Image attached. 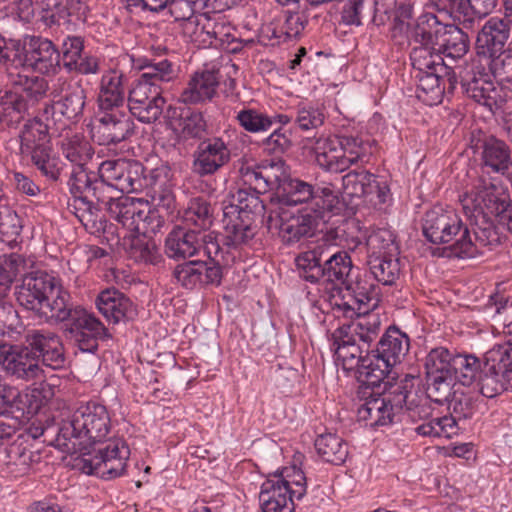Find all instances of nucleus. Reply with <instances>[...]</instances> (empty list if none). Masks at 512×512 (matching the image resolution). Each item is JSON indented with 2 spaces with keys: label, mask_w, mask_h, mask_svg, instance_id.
I'll list each match as a JSON object with an SVG mask.
<instances>
[{
  "label": "nucleus",
  "mask_w": 512,
  "mask_h": 512,
  "mask_svg": "<svg viewBox=\"0 0 512 512\" xmlns=\"http://www.w3.org/2000/svg\"><path fill=\"white\" fill-rule=\"evenodd\" d=\"M101 113L91 130L93 139L100 145L117 144L133 133L134 123L124 111L113 109Z\"/></svg>",
  "instance_id": "nucleus-19"
},
{
  "label": "nucleus",
  "mask_w": 512,
  "mask_h": 512,
  "mask_svg": "<svg viewBox=\"0 0 512 512\" xmlns=\"http://www.w3.org/2000/svg\"><path fill=\"white\" fill-rule=\"evenodd\" d=\"M379 303L378 293L351 294L348 290L346 295L340 297V293L332 294L330 305L337 316L352 318L354 315L371 314Z\"/></svg>",
  "instance_id": "nucleus-34"
},
{
  "label": "nucleus",
  "mask_w": 512,
  "mask_h": 512,
  "mask_svg": "<svg viewBox=\"0 0 512 512\" xmlns=\"http://www.w3.org/2000/svg\"><path fill=\"white\" fill-rule=\"evenodd\" d=\"M347 230L351 235V245L353 248L361 244L362 240H366L367 256L383 257L399 256V247L396 242V236L394 232L388 228H377L373 229L368 236L366 232L362 230L359 221L352 220L347 223Z\"/></svg>",
  "instance_id": "nucleus-18"
},
{
  "label": "nucleus",
  "mask_w": 512,
  "mask_h": 512,
  "mask_svg": "<svg viewBox=\"0 0 512 512\" xmlns=\"http://www.w3.org/2000/svg\"><path fill=\"white\" fill-rule=\"evenodd\" d=\"M415 40L431 55L446 56L452 59L463 57L468 51V37L452 24H442L434 14L424 12L417 20Z\"/></svg>",
  "instance_id": "nucleus-8"
},
{
  "label": "nucleus",
  "mask_w": 512,
  "mask_h": 512,
  "mask_svg": "<svg viewBox=\"0 0 512 512\" xmlns=\"http://www.w3.org/2000/svg\"><path fill=\"white\" fill-rule=\"evenodd\" d=\"M264 176H266L270 190H276L277 193L282 189L284 182L290 179L289 169L284 161L277 159L262 162Z\"/></svg>",
  "instance_id": "nucleus-62"
},
{
  "label": "nucleus",
  "mask_w": 512,
  "mask_h": 512,
  "mask_svg": "<svg viewBox=\"0 0 512 512\" xmlns=\"http://www.w3.org/2000/svg\"><path fill=\"white\" fill-rule=\"evenodd\" d=\"M176 281L187 289L198 285H219L222 272L219 265H209L204 261H188L175 267Z\"/></svg>",
  "instance_id": "nucleus-26"
},
{
  "label": "nucleus",
  "mask_w": 512,
  "mask_h": 512,
  "mask_svg": "<svg viewBox=\"0 0 512 512\" xmlns=\"http://www.w3.org/2000/svg\"><path fill=\"white\" fill-rule=\"evenodd\" d=\"M124 103L123 74L109 70L101 77L98 105L101 111L120 109Z\"/></svg>",
  "instance_id": "nucleus-38"
},
{
  "label": "nucleus",
  "mask_w": 512,
  "mask_h": 512,
  "mask_svg": "<svg viewBox=\"0 0 512 512\" xmlns=\"http://www.w3.org/2000/svg\"><path fill=\"white\" fill-rule=\"evenodd\" d=\"M183 220L188 226L200 230L209 228L213 222L210 205L201 198L192 199L183 214Z\"/></svg>",
  "instance_id": "nucleus-55"
},
{
  "label": "nucleus",
  "mask_w": 512,
  "mask_h": 512,
  "mask_svg": "<svg viewBox=\"0 0 512 512\" xmlns=\"http://www.w3.org/2000/svg\"><path fill=\"white\" fill-rule=\"evenodd\" d=\"M332 349L335 352V356L338 361H341L343 365L352 369L358 366L360 376L362 377V361L365 356H362V349L353 338L338 339L336 336V330L332 333Z\"/></svg>",
  "instance_id": "nucleus-45"
},
{
  "label": "nucleus",
  "mask_w": 512,
  "mask_h": 512,
  "mask_svg": "<svg viewBox=\"0 0 512 512\" xmlns=\"http://www.w3.org/2000/svg\"><path fill=\"white\" fill-rule=\"evenodd\" d=\"M9 81L14 86V91L37 101L48 91V82L38 76H28L22 72H9Z\"/></svg>",
  "instance_id": "nucleus-48"
},
{
  "label": "nucleus",
  "mask_w": 512,
  "mask_h": 512,
  "mask_svg": "<svg viewBox=\"0 0 512 512\" xmlns=\"http://www.w3.org/2000/svg\"><path fill=\"white\" fill-rule=\"evenodd\" d=\"M408 336L397 327L386 330L376 351L368 353L362 361V380L368 385H379L392 367L401 363L409 351Z\"/></svg>",
  "instance_id": "nucleus-11"
},
{
  "label": "nucleus",
  "mask_w": 512,
  "mask_h": 512,
  "mask_svg": "<svg viewBox=\"0 0 512 512\" xmlns=\"http://www.w3.org/2000/svg\"><path fill=\"white\" fill-rule=\"evenodd\" d=\"M480 366L479 359L473 355L455 354L452 382L457 381L464 386L471 385L477 377Z\"/></svg>",
  "instance_id": "nucleus-54"
},
{
  "label": "nucleus",
  "mask_w": 512,
  "mask_h": 512,
  "mask_svg": "<svg viewBox=\"0 0 512 512\" xmlns=\"http://www.w3.org/2000/svg\"><path fill=\"white\" fill-rule=\"evenodd\" d=\"M455 420L451 416L434 418L416 427L422 436L451 438L455 434Z\"/></svg>",
  "instance_id": "nucleus-61"
},
{
  "label": "nucleus",
  "mask_w": 512,
  "mask_h": 512,
  "mask_svg": "<svg viewBox=\"0 0 512 512\" xmlns=\"http://www.w3.org/2000/svg\"><path fill=\"white\" fill-rule=\"evenodd\" d=\"M406 397L400 388L392 394L371 396L358 408V418L370 426H385L402 410Z\"/></svg>",
  "instance_id": "nucleus-16"
},
{
  "label": "nucleus",
  "mask_w": 512,
  "mask_h": 512,
  "mask_svg": "<svg viewBox=\"0 0 512 512\" xmlns=\"http://www.w3.org/2000/svg\"><path fill=\"white\" fill-rule=\"evenodd\" d=\"M422 230L425 238L433 244L449 243L457 257L471 258L479 252V242L472 241L468 228L454 209L434 206L426 212Z\"/></svg>",
  "instance_id": "nucleus-7"
},
{
  "label": "nucleus",
  "mask_w": 512,
  "mask_h": 512,
  "mask_svg": "<svg viewBox=\"0 0 512 512\" xmlns=\"http://www.w3.org/2000/svg\"><path fill=\"white\" fill-rule=\"evenodd\" d=\"M86 102V91L79 85L71 86L65 95L52 105V116L55 121H62V118L69 123L77 122L82 114Z\"/></svg>",
  "instance_id": "nucleus-37"
},
{
  "label": "nucleus",
  "mask_w": 512,
  "mask_h": 512,
  "mask_svg": "<svg viewBox=\"0 0 512 512\" xmlns=\"http://www.w3.org/2000/svg\"><path fill=\"white\" fill-rule=\"evenodd\" d=\"M22 68L44 75H55L60 70V53L50 40L31 37L23 47Z\"/></svg>",
  "instance_id": "nucleus-17"
},
{
  "label": "nucleus",
  "mask_w": 512,
  "mask_h": 512,
  "mask_svg": "<svg viewBox=\"0 0 512 512\" xmlns=\"http://www.w3.org/2000/svg\"><path fill=\"white\" fill-rule=\"evenodd\" d=\"M165 253L172 259H185L200 253V231L173 229L165 241Z\"/></svg>",
  "instance_id": "nucleus-36"
},
{
  "label": "nucleus",
  "mask_w": 512,
  "mask_h": 512,
  "mask_svg": "<svg viewBox=\"0 0 512 512\" xmlns=\"http://www.w3.org/2000/svg\"><path fill=\"white\" fill-rule=\"evenodd\" d=\"M460 201L467 217L474 219L476 224L481 219L486 225L475 231L480 246L498 242L492 230L493 220L512 232V204L509 192L503 185L479 178L467 187Z\"/></svg>",
  "instance_id": "nucleus-2"
},
{
  "label": "nucleus",
  "mask_w": 512,
  "mask_h": 512,
  "mask_svg": "<svg viewBox=\"0 0 512 512\" xmlns=\"http://www.w3.org/2000/svg\"><path fill=\"white\" fill-rule=\"evenodd\" d=\"M510 155V149L504 141L490 137L482 146V165L493 172L505 174Z\"/></svg>",
  "instance_id": "nucleus-43"
},
{
  "label": "nucleus",
  "mask_w": 512,
  "mask_h": 512,
  "mask_svg": "<svg viewBox=\"0 0 512 512\" xmlns=\"http://www.w3.org/2000/svg\"><path fill=\"white\" fill-rule=\"evenodd\" d=\"M60 150L74 167H85L94 154L92 146L79 133L67 134L61 140Z\"/></svg>",
  "instance_id": "nucleus-42"
},
{
  "label": "nucleus",
  "mask_w": 512,
  "mask_h": 512,
  "mask_svg": "<svg viewBox=\"0 0 512 512\" xmlns=\"http://www.w3.org/2000/svg\"><path fill=\"white\" fill-rule=\"evenodd\" d=\"M69 187L73 196L84 203H93L94 200L99 203L106 202L103 182L97 180L93 173H88L85 167H74Z\"/></svg>",
  "instance_id": "nucleus-32"
},
{
  "label": "nucleus",
  "mask_w": 512,
  "mask_h": 512,
  "mask_svg": "<svg viewBox=\"0 0 512 512\" xmlns=\"http://www.w3.org/2000/svg\"><path fill=\"white\" fill-rule=\"evenodd\" d=\"M26 341L38 361L52 369H58L64 364L63 346L60 338L48 330H32L26 336Z\"/></svg>",
  "instance_id": "nucleus-25"
},
{
  "label": "nucleus",
  "mask_w": 512,
  "mask_h": 512,
  "mask_svg": "<svg viewBox=\"0 0 512 512\" xmlns=\"http://www.w3.org/2000/svg\"><path fill=\"white\" fill-rule=\"evenodd\" d=\"M304 472L295 465L270 475L261 485L259 500L263 512H293L294 499L306 494Z\"/></svg>",
  "instance_id": "nucleus-9"
},
{
  "label": "nucleus",
  "mask_w": 512,
  "mask_h": 512,
  "mask_svg": "<svg viewBox=\"0 0 512 512\" xmlns=\"http://www.w3.org/2000/svg\"><path fill=\"white\" fill-rule=\"evenodd\" d=\"M315 448L323 460L333 464L343 463L348 455L347 445L333 433L319 435L315 440Z\"/></svg>",
  "instance_id": "nucleus-46"
},
{
  "label": "nucleus",
  "mask_w": 512,
  "mask_h": 512,
  "mask_svg": "<svg viewBox=\"0 0 512 512\" xmlns=\"http://www.w3.org/2000/svg\"><path fill=\"white\" fill-rule=\"evenodd\" d=\"M25 261L18 254L0 256V296H6L18 274L24 270Z\"/></svg>",
  "instance_id": "nucleus-56"
},
{
  "label": "nucleus",
  "mask_w": 512,
  "mask_h": 512,
  "mask_svg": "<svg viewBox=\"0 0 512 512\" xmlns=\"http://www.w3.org/2000/svg\"><path fill=\"white\" fill-rule=\"evenodd\" d=\"M138 67L144 71L129 90L128 108L140 122L150 124L160 118L165 105L161 84L172 81L176 73L168 60L145 62Z\"/></svg>",
  "instance_id": "nucleus-3"
},
{
  "label": "nucleus",
  "mask_w": 512,
  "mask_h": 512,
  "mask_svg": "<svg viewBox=\"0 0 512 512\" xmlns=\"http://www.w3.org/2000/svg\"><path fill=\"white\" fill-rule=\"evenodd\" d=\"M236 119L240 126L250 133L266 132L273 125V119L269 115L253 108L240 110Z\"/></svg>",
  "instance_id": "nucleus-58"
},
{
  "label": "nucleus",
  "mask_w": 512,
  "mask_h": 512,
  "mask_svg": "<svg viewBox=\"0 0 512 512\" xmlns=\"http://www.w3.org/2000/svg\"><path fill=\"white\" fill-rule=\"evenodd\" d=\"M23 46L18 40L6 39L0 35V68L8 73L22 68Z\"/></svg>",
  "instance_id": "nucleus-59"
},
{
  "label": "nucleus",
  "mask_w": 512,
  "mask_h": 512,
  "mask_svg": "<svg viewBox=\"0 0 512 512\" xmlns=\"http://www.w3.org/2000/svg\"><path fill=\"white\" fill-rule=\"evenodd\" d=\"M210 33H211V46H224L229 44L234 36L232 34V27L227 23L225 18L218 14H209Z\"/></svg>",
  "instance_id": "nucleus-64"
},
{
  "label": "nucleus",
  "mask_w": 512,
  "mask_h": 512,
  "mask_svg": "<svg viewBox=\"0 0 512 512\" xmlns=\"http://www.w3.org/2000/svg\"><path fill=\"white\" fill-rule=\"evenodd\" d=\"M222 222L227 246L237 248L247 245L256 234L254 220L249 219L247 215L239 216L236 208L232 205L223 209Z\"/></svg>",
  "instance_id": "nucleus-28"
},
{
  "label": "nucleus",
  "mask_w": 512,
  "mask_h": 512,
  "mask_svg": "<svg viewBox=\"0 0 512 512\" xmlns=\"http://www.w3.org/2000/svg\"><path fill=\"white\" fill-rule=\"evenodd\" d=\"M465 93L478 104L486 107L489 111L500 108L507 99V89L492 80L487 73H479L463 84Z\"/></svg>",
  "instance_id": "nucleus-23"
},
{
  "label": "nucleus",
  "mask_w": 512,
  "mask_h": 512,
  "mask_svg": "<svg viewBox=\"0 0 512 512\" xmlns=\"http://www.w3.org/2000/svg\"><path fill=\"white\" fill-rule=\"evenodd\" d=\"M344 192L351 197H365L374 205L387 202L390 189L386 182L367 171L349 172L343 177Z\"/></svg>",
  "instance_id": "nucleus-21"
},
{
  "label": "nucleus",
  "mask_w": 512,
  "mask_h": 512,
  "mask_svg": "<svg viewBox=\"0 0 512 512\" xmlns=\"http://www.w3.org/2000/svg\"><path fill=\"white\" fill-rule=\"evenodd\" d=\"M322 193L315 198L313 210L303 209L295 213L277 208L272 212L269 216L270 224L279 230L284 242L291 244L313 235L319 220L326 222L331 216L340 213L343 206L341 199L336 198L328 189Z\"/></svg>",
  "instance_id": "nucleus-6"
},
{
  "label": "nucleus",
  "mask_w": 512,
  "mask_h": 512,
  "mask_svg": "<svg viewBox=\"0 0 512 512\" xmlns=\"http://www.w3.org/2000/svg\"><path fill=\"white\" fill-rule=\"evenodd\" d=\"M130 450L120 439L110 441L95 454L83 453L76 458V466L86 474H95L109 480L124 475Z\"/></svg>",
  "instance_id": "nucleus-13"
},
{
  "label": "nucleus",
  "mask_w": 512,
  "mask_h": 512,
  "mask_svg": "<svg viewBox=\"0 0 512 512\" xmlns=\"http://www.w3.org/2000/svg\"><path fill=\"white\" fill-rule=\"evenodd\" d=\"M12 391L14 394L5 404L6 414L18 412L27 419L37 415L54 396L53 386L45 382L22 392L12 387Z\"/></svg>",
  "instance_id": "nucleus-20"
},
{
  "label": "nucleus",
  "mask_w": 512,
  "mask_h": 512,
  "mask_svg": "<svg viewBox=\"0 0 512 512\" xmlns=\"http://www.w3.org/2000/svg\"><path fill=\"white\" fill-rule=\"evenodd\" d=\"M111 219L121 225L119 232L124 240H131V255L137 261L157 263L159 253L153 242L146 241V236L158 232L164 225V216L157 209H152L147 201L140 198L120 196L108 197L106 202Z\"/></svg>",
  "instance_id": "nucleus-1"
},
{
  "label": "nucleus",
  "mask_w": 512,
  "mask_h": 512,
  "mask_svg": "<svg viewBox=\"0 0 512 512\" xmlns=\"http://www.w3.org/2000/svg\"><path fill=\"white\" fill-rule=\"evenodd\" d=\"M494 80L506 89L512 90V50L485 57Z\"/></svg>",
  "instance_id": "nucleus-53"
},
{
  "label": "nucleus",
  "mask_w": 512,
  "mask_h": 512,
  "mask_svg": "<svg viewBox=\"0 0 512 512\" xmlns=\"http://www.w3.org/2000/svg\"><path fill=\"white\" fill-rule=\"evenodd\" d=\"M209 13H200L181 25L183 36L199 48L211 47Z\"/></svg>",
  "instance_id": "nucleus-47"
},
{
  "label": "nucleus",
  "mask_w": 512,
  "mask_h": 512,
  "mask_svg": "<svg viewBox=\"0 0 512 512\" xmlns=\"http://www.w3.org/2000/svg\"><path fill=\"white\" fill-rule=\"evenodd\" d=\"M0 364L17 378L32 380L42 373L38 358L28 347L0 343Z\"/></svg>",
  "instance_id": "nucleus-22"
},
{
  "label": "nucleus",
  "mask_w": 512,
  "mask_h": 512,
  "mask_svg": "<svg viewBox=\"0 0 512 512\" xmlns=\"http://www.w3.org/2000/svg\"><path fill=\"white\" fill-rule=\"evenodd\" d=\"M28 110V101L18 91L6 92L1 98L0 113L8 124H18Z\"/></svg>",
  "instance_id": "nucleus-51"
},
{
  "label": "nucleus",
  "mask_w": 512,
  "mask_h": 512,
  "mask_svg": "<svg viewBox=\"0 0 512 512\" xmlns=\"http://www.w3.org/2000/svg\"><path fill=\"white\" fill-rule=\"evenodd\" d=\"M6 457V465L15 477L29 473L33 465L40 459L37 452L29 449V444L25 443V437H17L6 448Z\"/></svg>",
  "instance_id": "nucleus-39"
},
{
  "label": "nucleus",
  "mask_w": 512,
  "mask_h": 512,
  "mask_svg": "<svg viewBox=\"0 0 512 512\" xmlns=\"http://www.w3.org/2000/svg\"><path fill=\"white\" fill-rule=\"evenodd\" d=\"M497 0H429L428 7L449 15L455 20L484 16L492 11Z\"/></svg>",
  "instance_id": "nucleus-29"
},
{
  "label": "nucleus",
  "mask_w": 512,
  "mask_h": 512,
  "mask_svg": "<svg viewBox=\"0 0 512 512\" xmlns=\"http://www.w3.org/2000/svg\"><path fill=\"white\" fill-rule=\"evenodd\" d=\"M66 311L68 315L65 320H69L68 332L70 335L83 337L84 333L92 336H109L105 326L92 313L81 307L71 309L66 302Z\"/></svg>",
  "instance_id": "nucleus-40"
},
{
  "label": "nucleus",
  "mask_w": 512,
  "mask_h": 512,
  "mask_svg": "<svg viewBox=\"0 0 512 512\" xmlns=\"http://www.w3.org/2000/svg\"><path fill=\"white\" fill-rule=\"evenodd\" d=\"M512 366V345H494L484 355V368L489 373L503 375Z\"/></svg>",
  "instance_id": "nucleus-52"
},
{
  "label": "nucleus",
  "mask_w": 512,
  "mask_h": 512,
  "mask_svg": "<svg viewBox=\"0 0 512 512\" xmlns=\"http://www.w3.org/2000/svg\"><path fill=\"white\" fill-rule=\"evenodd\" d=\"M19 137L20 152L24 157H29L49 147L48 126L37 118L28 120L24 124Z\"/></svg>",
  "instance_id": "nucleus-41"
},
{
  "label": "nucleus",
  "mask_w": 512,
  "mask_h": 512,
  "mask_svg": "<svg viewBox=\"0 0 512 512\" xmlns=\"http://www.w3.org/2000/svg\"><path fill=\"white\" fill-rule=\"evenodd\" d=\"M98 173L104 191L113 188L122 193H131L142 187L143 166L137 161L107 160L100 164Z\"/></svg>",
  "instance_id": "nucleus-14"
},
{
  "label": "nucleus",
  "mask_w": 512,
  "mask_h": 512,
  "mask_svg": "<svg viewBox=\"0 0 512 512\" xmlns=\"http://www.w3.org/2000/svg\"><path fill=\"white\" fill-rule=\"evenodd\" d=\"M491 302L487 305V312L491 313L494 321L502 327L503 335L508 339L506 343L512 345V304L508 299L500 296L491 297Z\"/></svg>",
  "instance_id": "nucleus-57"
},
{
  "label": "nucleus",
  "mask_w": 512,
  "mask_h": 512,
  "mask_svg": "<svg viewBox=\"0 0 512 512\" xmlns=\"http://www.w3.org/2000/svg\"><path fill=\"white\" fill-rule=\"evenodd\" d=\"M110 432V416L106 407L97 402L81 403L60 429L58 445L68 453L82 451L88 445L100 443Z\"/></svg>",
  "instance_id": "nucleus-5"
},
{
  "label": "nucleus",
  "mask_w": 512,
  "mask_h": 512,
  "mask_svg": "<svg viewBox=\"0 0 512 512\" xmlns=\"http://www.w3.org/2000/svg\"><path fill=\"white\" fill-rule=\"evenodd\" d=\"M328 189L336 198H340L338 192L330 185L314 189L313 185L299 178H292L284 182L282 189L277 193L279 209H289L291 206L308 203V210H313L315 198L323 195Z\"/></svg>",
  "instance_id": "nucleus-24"
},
{
  "label": "nucleus",
  "mask_w": 512,
  "mask_h": 512,
  "mask_svg": "<svg viewBox=\"0 0 512 512\" xmlns=\"http://www.w3.org/2000/svg\"><path fill=\"white\" fill-rule=\"evenodd\" d=\"M18 303L32 311L40 320L65 321L69 294L59 280L46 272H35L24 277L16 292Z\"/></svg>",
  "instance_id": "nucleus-4"
},
{
  "label": "nucleus",
  "mask_w": 512,
  "mask_h": 512,
  "mask_svg": "<svg viewBox=\"0 0 512 512\" xmlns=\"http://www.w3.org/2000/svg\"><path fill=\"white\" fill-rule=\"evenodd\" d=\"M230 159V151L220 138L209 139L203 142L194 161L195 171L200 175L216 172Z\"/></svg>",
  "instance_id": "nucleus-33"
},
{
  "label": "nucleus",
  "mask_w": 512,
  "mask_h": 512,
  "mask_svg": "<svg viewBox=\"0 0 512 512\" xmlns=\"http://www.w3.org/2000/svg\"><path fill=\"white\" fill-rule=\"evenodd\" d=\"M96 305L99 312L114 324L130 320L136 315L133 303L115 289L102 291L97 297Z\"/></svg>",
  "instance_id": "nucleus-31"
},
{
  "label": "nucleus",
  "mask_w": 512,
  "mask_h": 512,
  "mask_svg": "<svg viewBox=\"0 0 512 512\" xmlns=\"http://www.w3.org/2000/svg\"><path fill=\"white\" fill-rule=\"evenodd\" d=\"M352 261L346 251H338L325 261L322 273L329 281L349 284Z\"/></svg>",
  "instance_id": "nucleus-49"
},
{
  "label": "nucleus",
  "mask_w": 512,
  "mask_h": 512,
  "mask_svg": "<svg viewBox=\"0 0 512 512\" xmlns=\"http://www.w3.org/2000/svg\"><path fill=\"white\" fill-rule=\"evenodd\" d=\"M504 17H491L482 26L476 39V49L479 56L497 55L505 50L510 37L512 25V0H503Z\"/></svg>",
  "instance_id": "nucleus-15"
},
{
  "label": "nucleus",
  "mask_w": 512,
  "mask_h": 512,
  "mask_svg": "<svg viewBox=\"0 0 512 512\" xmlns=\"http://www.w3.org/2000/svg\"><path fill=\"white\" fill-rule=\"evenodd\" d=\"M381 329V317L378 313L357 315V318L343 323L336 329L338 339L353 338L354 341H361L369 344L374 341Z\"/></svg>",
  "instance_id": "nucleus-35"
},
{
  "label": "nucleus",
  "mask_w": 512,
  "mask_h": 512,
  "mask_svg": "<svg viewBox=\"0 0 512 512\" xmlns=\"http://www.w3.org/2000/svg\"><path fill=\"white\" fill-rule=\"evenodd\" d=\"M316 163L325 171L341 173L371 153L368 141L358 136L320 137L313 147Z\"/></svg>",
  "instance_id": "nucleus-10"
},
{
  "label": "nucleus",
  "mask_w": 512,
  "mask_h": 512,
  "mask_svg": "<svg viewBox=\"0 0 512 512\" xmlns=\"http://www.w3.org/2000/svg\"><path fill=\"white\" fill-rule=\"evenodd\" d=\"M410 59L416 71L417 98L429 106L441 103L445 90L443 58L431 55L426 48H413Z\"/></svg>",
  "instance_id": "nucleus-12"
},
{
  "label": "nucleus",
  "mask_w": 512,
  "mask_h": 512,
  "mask_svg": "<svg viewBox=\"0 0 512 512\" xmlns=\"http://www.w3.org/2000/svg\"><path fill=\"white\" fill-rule=\"evenodd\" d=\"M259 194L250 188L238 189L236 193L223 200L222 210L232 205L236 208L239 216L247 215L249 219H253V214L261 213L264 210Z\"/></svg>",
  "instance_id": "nucleus-44"
},
{
  "label": "nucleus",
  "mask_w": 512,
  "mask_h": 512,
  "mask_svg": "<svg viewBox=\"0 0 512 512\" xmlns=\"http://www.w3.org/2000/svg\"><path fill=\"white\" fill-rule=\"evenodd\" d=\"M455 354L446 347H436L425 358L424 368L429 385L436 390L449 388L452 383L453 362Z\"/></svg>",
  "instance_id": "nucleus-27"
},
{
  "label": "nucleus",
  "mask_w": 512,
  "mask_h": 512,
  "mask_svg": "<svg viewBox=\"0 0 512 512\" xmlns=\"http://www.w3.org/2000/svg\"><path fill=\"white\" fill-rule=\"evenodd\" d=\"M325 114L322 109L311 104H301L297 110L296 123L303 130L317 129L322 126Z\"/></svg>",
  "instance_id": "nucleus-63"
},
{
  "label": "nucleus",
  "mask_w": 512,
  "mask_h": 512,
  "mask_svg": "<svg viewBox=\"0 0 512 512\" xmlns=\"http://www.w3.org/2000/svg\"><path fill=\"white\" fill-rule=\"evenodd\" d=\"M219 86L215 71L195 72L182 91L179 100L185 104H199L212 100Z\"/></svg>",
  "instance_id": "nucleus-30"
},
{
  "label": "nucleus",
  "mask_w": 512,
  "mask_h": 512,
  "mask_svg": "<svg viewBox=\"0 0 512 512\" xmlns=\"http://www.w3.org/2000/svg\"><path fill=\"white\" fill-rule=\"evenodd\" d=\"M211 0H170L169 12L176 21L186 22L198 15L199 11L208 8Z\"/></svg>",
  "instance_id": "nucleus-60"
},
{
  "label": "nucleus",
  "mask_w": 512,
  "mask_h": 512,
  "mask_svg": "<svg viewBox=\"0 0 512 512\" xmlns=\"http://www.w3.org/2000/svg\"><path fill=\"white\" fill-rule=\"evenodd\" d=\"M371 273L378 282L384 285H392L400 274V263L398 256L373 257L368 259Z\"/></svg>",
  "instance_id": "nucleus-50"
}]
</instances>
